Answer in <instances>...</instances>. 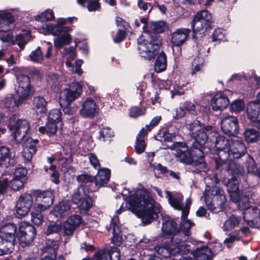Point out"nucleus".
<instances>
[{"label": "nucleus", "instance_id": "79ce46f5", "mask_svg": "<svg viewBox=\"0 0 260 260\" xmlns=\"http://www.w3.org/2000/svg\"><path fill=\"white\" fill-rule=\"evenodd\" d=\"M167 67V56L164 52L160 53L157 56L154 64V70L156 72L165 71Z\"/></svg>", "mask_w": 260, "mask_h": 260}, {"label": "nucleus", "instance_id": "6e6d98bb", "mask_svg": "<svg viewBox=\"0 0 260 260\" xmlns=\"http://www.w3.org/2000/svg\"><path fill=\"white\" fill-rule=\"evenodd\" d=\"M202 198H204V201L207 206L208 209L211 212L214 213V210H217L218 209L219 206L216 205L215 200H213L212 202H210L209 192H208L207 191H206L204 192Z\"/></svg>", "mask_w": 260, "mask_h": 260}, {"label": "nucleus", "instance_id": "20e7f679", "mask_svg": "<svg viewBox=\"0 0 260 260\" xmlns=\"http://www.w3.org/2000/svg\"><path fill=\"white\" fill-rule=\"evenodd\" d=\"M211 22L212 15L207 10L198 12L191 22L193 38H202L205 35V32L211 29Z\"/></svg>", "mask_w": 260, "mask_h": 260}, {"label": "nucleus", "instance_id": "49530a36", "mask_svg": "<svg viewBox=\"0 0 260 260\" xmlns=\"http://www.w3.org/2000/svg\"><path fill=\"white\" fill-rule=\"evenodd\" d=\"M44 210L35 209L34 206L33 211L31 212V221L37 226H40L44 221L43 215L41 214V212Z\"/></svg>", "mask_w": 260, "mask_h": 260}, {"label": "nucleus", "instance_id": "a211bd4d", "mask_svg": "<svg viewBox=\"0 0 260 260\" xmlns=\"http://www.w3.org/2000/svg\"><path fill=\"white\" fill-rule=\"evenodd\" d=\"M190 32V29L181 27L171 34V43L175 46H180L185 43Z\"/></svg>", "mask_w": 260, "mask_h": 260}, {"label": "nucleus", "instance_id": "39448f33", "mask_svg": "<svg viewBox=\"0 0 260 260\" xmlns=\"http://www.w3.org/2000/svg\"><path fill=\"white\" fill-rule=\"evenodd\" d=\"M212 141H214L215 147L218 150V159H216V166L218 169L226 166L225 161L229 159L230 155L228 152L231 142V138L226 139L216 133L213 134Z\"/></svg>", "mask_w": 260, "mask_h": 260}, {"label": "nucleus", "instance_id": "13d9d810", "mask_svg": "<svg viewBox=\"0 0 260 260\" xmlns=\"http://www.w3.org/2000/svg\"><path fill=\"white\" fill-rule=\"evenodd\" d=\"M247 169L249 173L258 175L259 168H257L255 160L251 157L247 161Z\"/></svg>", "mask_w": 260, "mask_h": 260}, {"label": "nucleus", "instance_id": "a878e982", "mask_svg": "<svg viewBox=\"0 0 260 260\" xmlns=\"http://www.w3.org/2000/svg\"><path fill=\"white\" fill-rule=\"evenodd\" d=\"M99 1V0H77V3L83 7H85V2H87V8L90 12L95 11L101 7ZM105 2L111 6L116 5V0H105Z\"/></svg>", "mask_w": 260, "mask_h": 260}, {"label": "nucleus", "instance_id": "bb28decb", "mask_svg": "<svg viewBox=\"0 0 260 260\" xmlns=\"http://www.w3.org/2000/svg\"><path fill=\"white\" fill-rule=\"evenodd\" d=\"M170 243H165L161 246L155 247V250L159 255L164 257H168L170 255H176V252L178 251Z\"/></svg>", "mask_w": 260, "mask_h": 260}, {"label": "nucleus", "instance_id": "ddd939ff", "mask_svg": "<svg viewBox=\"0 0 260 260\" xmlns=\"http://www.w3.org/2000/svg\"><path fill=\"white\" fill-rule=\"evenodd\" d=\"M230 158L239 159L244 156L247 152L246 147L243 141L238 137L231 138V142L228 150Z\"/></svg>", "mask_w": 260, "mask_h": 260}, {"label": "nucleus", "instance_id": "774afa93", "mask_svg": "<svg viewBox=\"0 0 260 260\" xmlns=\"http://www.w3.org/2000/svg\"><path fill=\"white\" fill-rule=\"evenodd\" d=\"M138 6L140 10H143L146 13H149L152 8L150 3L146 2L144 0H139Z\"/></svg>", "mask_w": 260, "mask_h": 260}, {"label": "nucleus", "instance_id": "4d7b16f0", "mask_svg": "<svg viewBox=\"0 0 260 260\" xmlns=\"http://www.w3.org/2000/svg\"><path fill=\"white\" fill-rule=\"evenodd\" d=\"M16 79L18 86H23L24 87H30V81L28 76L18 74L16 75Z\"/></svg>", "mask_w": 260, "mask_h": 260}, {"label": "nucleus", "instance_id": "0eeeda50", "mask_svg": "<svg viewBox=\"0 0 260 260\" xmlns=\"http://www.w3.org/2000/svg\"><path fill=\"white\" fill-rule=\"evenodd\" d=\"M250 199L245 204L242 200L240 208L244 211L243 218L247 224L251 227H257L260 224V210L255 206L249 205Z\"/></svg>", "mask_w": 260, "mask_h": 260}, {"label": "nucleus", "instance_id": "c85d7f7f", "mask_svg": "<svg viewBox=\"0 0 260 260\" xmlns=\"http://www.w3.org/2000/svg\"><path fill=\"white\" fill-rule=\"evenodd\" d=\"M110 177V171L107 169H102L98 171V172L94 178L96 186H102L107 184L109 181Z\"/></svg>", "mask_w": 260, "mask_h": 260}, {"label": "nucleus", "instance_id": "c756f323", "mask_svg": "<svg viewBox=\"0 0 260 260\" xmlns=\"http://www.w3.org/2000/svg\"><path fill=\"white\" fill-rule=\"evenodd\" d=\"M10 150L4 146L0 147V166L4 165L6 167L14 166L16 163L13 158H10Z\"/></svg>", "mask_w": 260, "mask_h": 260}, {"label": "nucleus", "instance_id": "c9c22d12", "mask_svg": "<svg viewBox=\"0 0 260 260\" xmlns=\"http://www.w3.org/2000/svg\"><path fill=\"white\" fill-rule=\"evenodd\" d=\"M119 221L117 217L114 216L111 220V226L113 228L112 242L116 245L121 243L122 237L120 235V231L119 226Z\"/></svg>", "mask_w": 260, "mask_h": 260}, {"label": "nucleus", "instance_id": "aec40b11", "mask_svg": "<svg viewBox=\"0 0 260 260\" xmlns=\"http://www.w3.org/2000/svg\"><path fill=\"white\" fill-rule=\"evenodd\" d=\"M229 103L228 96L220 92L216 93L212 98L211 105L214 111H221L228 107Z\"/></svg>", "mask_w": 260, "mask_h": 260}, {"label": "nucleus", "instance_id": "4468645a", "mask_svg": "<svg viewBox=\"0 0 260 260\" xmlns=\"http://www.w3.org/2000/svg\"><path fill=\"white\" fill-rule=\"evenodd\" d=\"M173 147L177 159L181 162L190 164L192 162L193 157H197L192 151V154L190 152L187 146L184 143L177 142L174 144Z\"/></svg>", "mask_w": 260, "mask_h": 260}, {"label": "nucleus", "instance_id": "f3484780", "mask_svg": "<svg viewBox=\"0 0 260 260\" xmlns=\"http://www.w3.org/2000/svg\"><path fill=\"white\" fill-rule=\"evenodd\" d=\"M98 110L95 101L91 98H88L83 102L79 111L80 115L84 118H93Z\"/></svg>", "mask_w": 260, "mask_h": 260}, {"label": "nucleus", "instance_id": "bf43d9fd", "mask_svg": "<svg viewBox=\"0 0 260 260\" xmlns=\"http://www.w3.org/2000/svg\"><path fill=\"white\" fill-rule=\"evenodd\" d=\"M61 116V113L60 110L54 109L50 111L48 116V119L50 121L57 123L60 120Z\"/></svg>", "mask_w": 260, "mask_h": 260}, {"label": "nucleus", "instance_id": "6e6552de", "mask_svg": "<svg viewBox=\"0 0 260 260\" xmlns=\"http://www.w3.org/2000/svg\"><path fill=\"white\" fill-rule=\"evenodd\" d=\"M36 235L35 227L27 222H22L19 225V231L17 237L19 244L22 247L29 246L32 243Z\"/></svg>", "mask_w": 260, "mask_h": 260}, {"label": "nucleus", "instance_id": "7ed1b4c3", "mask_svg": "<svg viewBox=\"0 0 260 260\" xmlns=\"http://www.w3.org/2000/svg\"><path fill=\"white\" fill-rule=\"evenodd\" d=\"M17 226L12 223L2 221L0 224V256L13 248L15 243Z\"/></svg>", "mask_w": 260, "mask_h": 260}, {"label": "nucleus", "instance_id": "cd10ccee", "mask_svg": "<svg viewBox=\"0 0 260 260\" xmlns=\"http://www.w3.org/2000/svg\"><path fill=\"white\" fill-rule=\"evenodd\" d=\"M14 21L13 15L10 13L0 15V31L6 32L11 29Z\"/></svg>", "mask_w": 260, "mask_h": 260}, {"label": "nucleus", "instance_id": "423d86ee", "mask_svg": "<svg viewBox=\"0 0 260 260\" xmlns=\"http://www.w3.org/2000/svg\"><path fill=\"white\" fill-rule=\"evenodd\" d=\"M8 127L13 132L14 138L16 143H20L25 138L30 125L25 119H19L15 114L10 118Z\"/></svg>", "mask_w": 260, "mask_h": 260}, {"label": "nucleus", "instance_id": "f704fd0d", "mask_svg": "<svg viewBox=\"0 0 260 260\" xmlns=\"http://www.w3.org/2000/svg\"><path fill=\"white\" fill-rule=\"evenodd\" d=\"M147 134V132H145V128H142L138 134L135 145V150L138 154H141L145 151L146 148L145 137Z\"/></svg>", "mask_w": 260, "mask_h": 260}, {"label": "nucleus", "instance_id": "37998d69", "mask_svg": "<svg viewBox=\"0 0 260 260\" xmlns=\"http://www.w3.org/2000/svg\"><path fill=\"white\" fill-rule=\"evenodd\" d=\"M215 163L216 164V160L215 161ZM216 168L217 169V171L214 173L213 176L214 182L216 184H218L222 181L223 184L225 183L226 178L225 176V173L226 172H225L224 171L226 169V167L224 166H223L218 169L216 166Z\"/></svg>", "mask_w": 260, "mask_h": 260}, {"label": "nucleus", "instance_id": "5701e85b", "mask_svg": "<svg viewBox=\"0 0 260 260\" xmlns=\"http://www.w3.org/2000/svg\"><path fill=\"white\" fill-rule=\"evenodd\" d=\"M226 164V169L224 172L229 174H231L233 176H242L244 173L243 167L239 164L237 163L235 161L232 160V158H229L225 161Z\"/></svg>", "mask_w": 260, "mask_h": 260}, {"label": "nucleus", "instance_id": "09e8293b", "mask_svg": "<svg viewBox=\"0 0 260 260\" xmlns=\"http://www.w3.org/2000/svg\"><path fill=\"white\" fill-rule=\"evenodd\" d=\"M48 85L54 91H57L60 86L58 75L55 74L49 75L47 78Z\"/></svg>", "mask_w": 260, "mask_h": 260}, {"label": "nucleus", "instance_id": "c03bdc74", "mask_svg": "<svg viewBox=\"0 0 260 260\" xmlns=\"http://www.w3.org/2000/svg\"><path fill=\"white\" fill-rule=\"evenodd\" d=\"M56 123V122L48 120L46 126L39 127V131L42 134L46 133L50 136L55 135L57 129Z\"/></svg>", "mask_w": 260, "mask_h": 260}, {"label": "nucleus", "instance_id": "f257e3e1", "mask_svg": "<svg viewBox=\"0 0 260 260\" xmlns=\"http://www.w3.org/2000/svg\"><path fill=\"white\" fill-rule=\"evenodd\" d=\"M122 194L127 202V208L137 213L143 223L147 224L157 218L159 209L154 205V201L147 190L138 188L129 191L124 189Z\"/></svg>", "mask_w": 260, "mask_h": 260}, {"label": "nucleus", "instance_id": "603ef678", "mask_svg": "<svg viewBox=\"0 0 260 260\" xmlns=\"http://www.w3.org/2000/svg\"><path fill=\"white\" fill-rule=\"evenodd\" d=\"M54 15L52 10H47L42 12L41 14L35 17V20L40 21H47L53 20Z\"/></svg>", "mask_w": 260, "mask_h": 260}, {"label": "nucleus", "instance_id": "2eb2a0df", "mask_svg": "<svg viewBox=\"0 0 260 260\" xmlns=\"http://www.w3.org/2000/svg\"><path fill=\"white\" fill-rule=\"evenodd\" d=\"M53 200L54 196L51 191L38 192L36 196V201L38 203L35 204V208L41 210H45L53 204Z\"/></svg>", "mask_w": 260, "mask_h": 260}, {"label": "nucleus", "instance_id": "7c9ffc66", "mask_svg": "<svg viewBox=\"0 0 260 260\" xmlns=\"http://www.w3.org/2000/svg\"><path fill=\"white\" fill-rule=\"evenodd\" d=\"M194 260H211L212 251L207 246L198 248L192 252Z\"/></svg>", "mask_w": 260, "mask_h": 260}, {"label": "nucleus", "instance_id": "4be33fe9", "mask_svg": "<svg viewBox=\"0 0 260 260\" xmlns=\"http://www.w3.org/2000/svg\"><path fill=\"white\" fill-rule=\"evenodd\" d=\"M46 245L43 248L44 253H48L50 255H45L41 260H54L56 257V252L58 248V242L57 240L48 239Z\"/></svg>", "mask_w": 260, "mask_h": 260}, {"label": "nucleus", "instance_id": "8fccbe9b", "mask_svg": "<svg viewBox=\"0 0 260 260\" xmlns=\"http://www.w3.org/2000/svg\"><path fill=\"white\" fill-rule=\"evenodd\" d=\"M150 29L157 33L165 31L167 29L166 23L163 21H152L149 24Z\"/></svg>", "mask_w": 260, "mask_h": 260}, {"label": "nucleus", "instance_id": "3c124183", "mask_svg": "<svg viewBox=\"0 0 260 260\" xmlns=\"http://www.w3.org/2000/svg\"><path fill=\"white\" fill-rule=\"evenodd\" d=\"M30 60L35 62L41 63L44 58L42 51L40 47L31 51L29 55Z\"/></svg>", "mask_w": 260, "mask_h": 260}, {"label": "nucleus", "instance_id": "864d4df0", "mask_svg": "<svg viewBox=\"0 0 260 260\" xmlns=\"http://www.w3.org/2000/svg\"><path fill=\"white\" fill-rule=\"evenodd\" d=\"M228 187V189L231 192H237L239 188L238 181L235 176H233L231 179H228L226 183H224Z\"/></svg>", "mask_w": 260, "mask_h": 260}, {"label": "nucleus", "instance_id": "f8f14e48", "mask_svg": "<svg viewBox=\"0 0 260 260\" xmlns=\"http://www.w3.org/2000/svg\"><path fill=\"white\" fill-rule=\"evenodd\" d=\"M33 198L28 193L20 196L16 204V214L18 218L26 215L30 211L32 205Z\"/></svg>", "mask_w": 260, "mask_h": 260}, {"label": "nucleus", "instance_id": "4c0bfd02", "mask_svg": "<svg viewBox=\"0 0 260 260\" xmlns=\"http://www.w3.org/2000/svg\"><path fill=\"white\" fill-rule=\"evenodd\" d=\"M33 106L34 109L37 114H45L47 111V102L41 96L34 98Z\"/></svg>", "mask_w": 260, "mask_h": 260}, {"label": "nucleus", "instance_id": "9d476101", "mask_svg": "<svg viewBox=\"0 0 260 260\" xmlns=\"http://www.w3.org/2000/svg\"><path fill=\"white\" fill-rule=\"evenodd\" d=\"M82 88L78 82H72L69 87L62 89L60 93V100L66 102L68 105L71 104L81 96Z\"/></svg>", "mask_w": 260, "mask_h": 260}, {"label": "nucleus", "instance_id": "e433bc0d", "mask_svg": "<svg viewBox=\"0 0 260 260\" xmlns=\"http://www.w3.org/2000/svg\"><path fill=\"white\" fill-rule=\"evenodd\" d=\"M187 233H183L178 230L175 234L171 236V244L173 247L179 246V245L185 243L189 238Z\"/></svg>", "mask_w": 260, "mask_h": 260}, {"label": "nucleus", "instance_id": "5fc2aeb1", "mask_svg": "<svg viewBox=\"0 0 260 260\" xmlns=\"http://www.w3.org/2000/svg\"><path fill=\"white\" fill-rule=\"evenodd\" d=\"M114 136L113 131L109 127H104L100 132V139L104 141H110Z\"/></svg>", "mask_w": 260, "mask_h": 260}, {"label": "nucleus", "instance_id": "052dcab7", "mask_svg": "<svg viewBox=\"0 0 260 260\" xmlns=\"http://www.w3.org/2000/svg\"><path fill=\"white\" fill-rule=\"evenodd\" d=\"M212 200H215L216 205L219 206L217 210H214V213H217L222 211L225 207V203L226 201L225 196H219L218 198L216 197V198L213 199Z\"/></svg>", "mask_w": 260, "mask_h": 260}, {"label": "nucleus", "instance_id": "ea45409f", "mask_svg": "<svg viewBox=\"0 0 260 260\" xmlns=\"http://www.w3.org/2000/svg\"><path fill=\"white\" fill-rule=\"evenodd\" d=\"M71 42V37L68 32L63 33L54 39V46L57 49L61 48L63 46L70 44Z\"/></svg>", "mask_w": 260, "mask_h": 260}, {"label": "nucleus", "instance_id": "58836bf2", "mask_svg": "<svg viewBox=\"0 0 260 260\" xmlns=\"http://www.w3.org/2000/svg\"><path fill=\"white\" fill-rule=\"evenodd\" d=\"M241 220L240 216L231 215L224 223L222 229L224 231H229L238 226Z\"/></svg>", "mask_w": 260, "mask_h": 260}, {"label": "nucleus", "instance_id": "6ab92c4d", "mask_svg": "<svg viewBox=\"0 0 260 260\" xmlns=\"http://www.w3.org/2000/svg\"><path fill=\"white\" fill-rule=\"evenodd\" d=\"M94 255L96 260H120V250L118 248L112 247L109 250H100Z\"/></svg>", "mask_w": 260, "mask_h": 260}, {"label": "nucleus", "instance_id": "de8ad7c7", "mask_svg": "<svg viewBox=\"0 0 260 260\" xmlns=\"http://www.w3.org/2000/svg\"><path fill=\"white\" fill-rule=\"evenodd\" d=\"M31 86L24 87L23 86H17L16 88V92L18 96V100L22 104L29 96L31 92Z\"/></svg>", "mask_w": 260, "mask_h": 260}, {"label": "nucleus", "instance_id": "dca6fc26", "mask_svg": "<svg viewBox=\"0 0 260 260\" xmlns=\"http://www.w3.org/2000/svg\"><path fill=\"white\" fill-rule=\"evenodd\" d=\"M221 128L223 132L229 135H234L238 132V121L234 116H228L222 118Z\"/></svg>", "mask_w": 260, "mask_h": 260}, {"label": "nucleus", "instance_id": "338daca9", "mask_svg": "<svg viewBox=\"0 0 260 260\" xmlns=\"http://www.w3.org/2000/svg\"><path fill=\"white\" fill-rule=\"evenodd\" d=\"M245 104L242 100H236L231 105L232 111L239 112L244 110Z\"/></svg>", "mask_w": 260, "mask_h": 260}, {"label": "nucleus", "instance_id": "e2e57ef3", "mask_svg": "<svg viewBox=\"0 0 260 260\" xmlns=\"http://www.w3.org/2000/svg\"><path fill=\"white\" fill-rule=\"evenodd\" d=\"M27 173V171L24 168H17L14 172V178L25 181Z\"/></svg>", "mask_w": 260, "mask_h": 260}, {"label": "nucleus", "instance_id": "2f4dec72", "mask_svg": "<svg viewBox=\"0 0 260 260\" xmlns=\"http://www.w3.org/2000/svg\"><path fill=\"white\" fill-rule=\"evenodd\" d=\"M177 224L172 219L165 220L162 225V235L164 237L167 236H172L177 231Z\"/></svg>", "mask_w": 260, "mask_h": 260}, {"label": "nucleus", "instance_id": "393cba45", "mask_svg": "<svg viewBox=\"0 0 260 260\" xmlns=\"http://www.w3.org/2000/svg\"><path fill=\"white\" fill-rule=\"evenodd\" d=\"M166 198L168 199V202L171 206L175 209L181 211L182 212V196L178 193L172 194L170 191L168 190L166 191Z\"/></svg>", "mask_w": 260, "mask_h": 260}, {"label": "nucleus", "instance_id": "680f3d73", "mask_svg": "<svg viewBox=\"0 0 260 260\" xmlns=\"http://www.w3.org/2000/svg\"><path fill=\"white\" fill-rule=\"evenodd\" d=\"M197 158H199L200 159V161H197L194 164V168L196 169V172H206L208 170V167L207 166V164L203 160V158L204 156L202 158L196 157ZM192 171H194V170H192Z\"/></svg>", "mask_w": 260, "mask_h": 260}, {"label": "nucleus", "instance_id": "0e129e2a", "mask_svg": "<svg viewBox=\"0 0 260 260\" xmlns=\"http://www.w3.org/2000/svg\"><path fill=\"white\" fill-rule=\"evenodd\" d=\"M25 181L18 179L13 177V179L10 181L9 185L10 188L14 190H19L21 188L24 183Z\"/></svg>", "mask_w": 260, "mask_h": 260}, {"label": "nucleus", "instance_id": "9b49d317", "mask_svg": "<svg viewBox=\"0 0 260 260\" xmlns=\"http://www.w3.org/2000/svg\"><path fill=\"white\" fill-rule=\"evenodd\" d=\"M191 137L193 139L194 142L192 145V151L195 156L202 158L204 156L203 149L208 139V136L203 129L198 132H191Z\"/></svg>", "mask_w": 260, "mask_h": 260}, {"label": "nucleus", "instance_id": "f03ea898", "mask_svg": "<svg viewBox=\"0 0 260 260\" xmlns=\"http://www.w3.org/2000/svg\"><path fill=\"white\" fill-rule=\"evenodd\" d=\"M161 41L156 35H142L138 40V50L141 57L146 60L154 59L158 53Z\"/></svg>", "mask_w": 260, "mask_h": 260}, {"label": "nucleus", "instance_id": "a18cd8bd", "mask_svg": "<svg viewBox=\"0 0 260 260\" xmlns=\"http://www.w3.org/2000/svg\"><path fill=\"white\" fill-rule=\"evenodd\" d=\"M245 140L248 143H254L257 142L259 137V133L256 129L253 128H248L244 132Z\"/></svg>", "mask_w": 260, "mask_h": 260}, {"label": "nucleus", "instance_id": "412c9836", "mask_svg": "<svg viewBox=\"0 0 260 260\" xmlns=\"http://www.w3.org/2000/svg\"><path fill=\"white\" fill-rule=\"evenodd\" d=\"M247 113L250 120L255 123L260 129V105L256 102H250L247 106Z\"/></svg>", "mask_w": 260, "mask_h": 260}, {"label": "nucleus", "instance_id": "69168bd1", "mask_svg": "<svg viewBox=\"0 0 260 260\" xmlns=\"http://www.w3.org/2000/svg\"><path fill=\"white\" fill-rule=\"evenodd\" d=\"M67 221L76 229L81 224L82 221L80 215H73L70 216Z\"/></svg>", "mask_w": 260, "mask_h": 260}, {"label": "nucleus", "instance_id": "72a5a7b5", "mask_svg": "<svg viewBox=\"0 0 260 260\" xmlns=\"http://www.w3.org/2000/svg\"><path fill=\"white\" fill-rule=\"evenodd\" d=\"M43 29H45L49 32H50L54 36H58L63 33L68 32L69 28L67 27L61 25L56 24H44L42 26Z\"/></svg>", "mask_w": 260, "mask_h": 260}, {"label": "nucleus", "instance_id": "b1692460", "mask_svg": "<svg viewBox=\"0 0 260 260\" xmlns=\"http://www.w3.org/2000/svg\"><path fill=\"white\" fill-rule=\"evenodd\" d=\"M71 210V203L69 201H62L56 205L52 214L57 218L67 215Z\"/></svg>", "mask_w": 260, "mask_h": 260}, {"label": "nucleus", "instance_id": "a19ab883", "mask_svg": "<svg viewBox=\"0 0 260 260\" xmlns=\"http://www.w3.org/2000/svg\"><path fill=\"white\" fill-rule=\"evenodd\" d=\"M3 103L4 106L10 110H13L14 108L19 106L22 103L20 101L16 100L12 94H7L5 98Z\"/></svg>", "mask_w": 260, "mask_h": 260}, {"label": "nucleus", "instance_id": "473e14b6", "mask_svg": "<svg viewBox=\"0 0 260 260\" xmlns=\"http://www.w3.org/2000/svg\"><path fill=\"white\" fill-rule=\"evenodd\" d=\"M55 158L57 159L60 165L66 167L68 164L72 161L71 150L69 149L63 148L62 150L55 155Z\"/></svg>", "mask_w": 260, "mask_h": 260}, {"label": "nucleus", "instance_id": "1a4fd4ad", "mask_svg": "<svg viewBox=\"0 0 260 260\" xmlns=\"http://www.w3.org/2000/svg\"><path fill=\"white\" fill-rule=\"evenodd\" d=\"M71 199L72 202L77 205L81 210H88L92 205V200L86 194L83 186H79L74 191Z\"/></svg>", "mask_w": 260, "mask_h": 260}]
</instances>
